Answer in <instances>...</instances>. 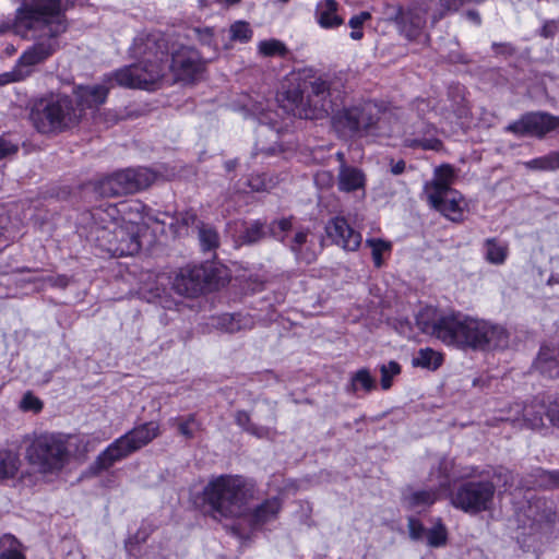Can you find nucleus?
Returning <instances> with one entry per match:
<instances>
[{
	"label": "nucleus",
	"mask_w": 559,
	"mask_h": 559,
	"mask_svg": "<svg viewBox=\"0 0 559 559\" xmlns=\"http://www.w3.org/2000/svg\"><path fill=\"white\" fill-rule=\"evenodd\" d=\"M370 19V13L368 12H360L359 14L357 15H354L350 17L349 22H348V25L353 28V29H357V28H361L364 23Z\"/></svg>",
	"instance_id": "58"
},
{
	"label": "nucleus",
	"mask_w": 559,
	"mask_h": 559,
	"mask_svg": "<svg viewBox=\"0 0 559 559\" xmlns=\"http://www.w3.org/2000/svg\"><path fill=\"white\" fill-rule=\"evenodd\" d=\"M485 260L493 265H502L509 255V245L499 238H487L483 243Z\"/></svg>",
	"instance_id": "32"
},
{
	"label": "nucleus",
	"mask_w": 559,
	"mask_h": 559,
	"mask_svg": "<svg viewBox=\"0 0 559 559\" xmlns=\"http://www.w3.org/2000/svg\"><path fill=\"white\" fill-rule=\"evenodd\" d=\"M21 543L10 534L0 538V559H25Z\"/></svg>",
	"instance_id": "37"
},
{
	"label": "nucleus",
	"mask_w": 559,
	"mask_h": 559,
	"mask_svg": "<svg viewBox=\"0 0 559 559\" xmlns=\"http://www.w3.org/2000/svg\"><path fill=\"white\" fill-rule=\"evenodd\" d=\"M466 19L468 21H471L472 23H474L475 25H480L481 23V17L479 15V12L476 11V10H469L466 12Z\"/></svg>",
	"instance_id": "62"
},
{
	"label": "nucleus",
	"mask_w": 559,
	"mask_h": 559,
	"mask_svg": "<svg viewBox=\"0 0 559 559\" xmlns=\"http://www.w3.org/2000/svg\"><path fill=\"white\" fill-rule=\"evenodd\" d=\"M121 207H118L116 204H108L106 206H99L95 209L92 213V217L94 219V226L92 228V233L96 235H103V230L107 225H110V228H114L121 222L120 214L126 213L127 210H132V206L127 203H121ZM140 204L135 203L133 209L139 211Z\"/></svg>",
	"instance_id": "23"
},
{
	"label": "nucleus",
	"mask_w": 559,
	"mask_h": 559,
	"mask_svg": "<svg viewBox=\"0 0 559 559\" xmlns=\"http://www.w3.org/2000/svg\"><path fill=\"white\" fill-rule=\"evenodd\" d=\"M498 419L510 421L520 428L540 429L544 427V416H547V407L543 400L534 399L527 404L513 403L506 409H501Z\"/></svg>",
	"instance_id": "13"
},
{
	"label": "nucleus",
	"mask_w": 559,
	"mask_h": 559,
	"mask_svg": "<svg viewBox=\"0 0 559 559\" xmlns=\"http://www.w3.org/2000/svg\"><path fill=\"white\" fill-rule=\"evenodd\" d=\"M373 389H376V379L367 368H361L350 376L349 392L357 393L359 390L371 392Z\"/></svg>",
	"instance_id": "35"
},
{
	"label": "nucleus",
	"mask_w": 559,
	"mask_h": 559,
	"mask_svg": "<svg viewBox=\"0 0 559 559\" xmlns=\"http://www.w3.org/2000/svg\"><path fill=\"white\" fill-rule=\"evenodd\" d=\"M559 118L547 112H530L521 119L510 123L507 131L519 136H537L543 138L550 131L557 129Z\"/></svg>",
	"instance_id": "14"
},
{
	"label": "nucleus",
	"mask_w": 559,
	"mask_h": 559,
	"mask_svg": "<svg viewBox=\"0 0 559 559\" xmlns=\"http://www.w3.org/2000/svg\"><path fill=\"white\" fill-rule=\"evenodd\" d=\"M329 238L348 251H355L361 243V235L353 229L344 217L336 216L325 226Z\"/></svg>",
	"instance_id": "19"
},
{
	"label": "nucleus",
	"mask_w": 559,
	"mask_h": 559,
	"mask_svg": "<svg viewBox=\"0 0 559 559\" xmlns=\"http://www.w3.org/2000/svg\"><path fill=\"white\" fill-rule=\"evenodd\" d=\"M282 510V501L274 497L258 504L252 511L242 515L252 528H261L275 521Z\"/></svg>",
	"instance_id": "24"
},
{
	"label": "nucleus",
	"mask_w": 559,
	"mask_h": 559,
	"mask_svg": "<svg viewBox=\"0 0 559 559\" xmlns=\"http://www.w3.org/2000/svg\"><path fill=\"white\" fill-rule=\"evenodd\" d=\"M159 435V425L155 421L142 424L124 433L134 451L140 450Z\"/></svg>",
	"instance_id": "31"
},
{
	"label": "nucleus",
	"mask_w": 559,
	"mask_h": 559,
	"mask_svg": "<svg viewBox=\"0 0 559 559\" xmlns=\"http://www.w3.org/2000/svg\"><path fill=\"white\" fill-rule=\"evenodd\" d=\"M15 25L41 33L43 39L19 58L20 68L28 70L56 52L59 47L57 37L67 29L60 0H25L16 11Z\"/></svg>",
	"instance_id": "2"
},
{
	"label": "nucleus",
	"mask_w": 559,
	"mask_h": 559,
	"mask_svg": "<svg viewBox=\"0 0 559 559\" xmlns=\"http://www.w3.org/2000/svg\"><path fill=\"white\" fill-rule=\"evenodd\" d=\"M21 467L17 453L11 450H0V481L14 478Z\"/></svg>",
	"instance_id": "33"
},
{
	"label": "nucleus",
	"mask_w": 559,
	"mask_h": 559,
	"mask_svg": "<svg viewBox=\"0 0 559 559\" xmlns=\"http://www.w3.org/2000/svg\"><path fill=\"white\" fill-rule=\"evenodd\" d=\"M381 386L389 390L392 385V379L401 372V366L396 361H389L380 366Z\"/></svg>",
	"instance_id": "47"
},
{
	"label": "nucleus",
	"mask_w": 559,
	"mask_h": 559,
	"mask_svg": "<svg viewBox=\"0 0 559 559\" xmlns=\"http://www.w3.org/2000/svg\"><path fill=\"white\" fill-rule=\"evenodd\" d=\"M29 74L31 70L21 69L20 66L16 63V67L12 71L0 74V86L12 82L21 81Z\"/></svg>",
	"instance_id": "48"
},
{
	"label": "nucleus",
	"mask_w": 559,
	"mask_h": 559,
	"mask_svg": "<svg viewBox=\"0 0 559 559\" xmlns=\"http://www.w3.org/2000/svg\"><path fill=\"white\" fill-rule=\"evenodd\" d=\"M480 475L464 478L454 493L451 502L454 508L468 514H478L489 511L493 507L497 486L493 481L485 479V472L475 466Z\"/></svg>",
	"instance_id": "8"
},
{
	"label": "nucleus",
	"mask_w": 559,
	"mask_h": 559,
	"mask_svg": "<svg viewBox=\"0 0 559 559\" xmlns=\"http://www.w3.org/2000/svg\"><path fill=\"white\" fill-rule=\"evenodd\" d=\"M456 174L451 165H441L435 169L433 179L426 182L424 192L428 202H438L442 194L451 191Z\"/></svg>",
	"instance_id": "22"
},
{
	"label": "nucleus",
	"mask_w": 559,
	"mask_h": 559,
	"mask_svg": "<svg viewBox=\"0 0 559 559\" xmlns=\"http://www.w3.org/2000/svg\"><path fill=\"white\" fill-rule=\"evenodd\" d=\"M380 119V108L371 100L360 102L335 112L332 124L345 138H361L372 132Z\"/></svg>",
	"instance_id": "9"
},
{
	"label": "nucleus",
	"mask_w": 559,
	"mask_h": 559,
	"mask_svg": "<svg viewBox=\"0 0 559 559\" xmlns=\"http://www.w3.org/2000/svg\"><path fill=\"white\" fill-rule=\"evenodd\" d=\"M168 424L177 428L179 433L186 439H192L200 429V424L194 415L174 417L168 420Z\"/></svg>",
	"instance_id": "36"
},
{
	"label": "nucleus",
	"mask_w": 559,
	"mask_h": 559,
	"mask_svg": "<svg viewBox=\"0 0 559 559\" xmlns=\"http://www.w3.org/2000/svg\"><path fill=\"white\" fill-rule=\"evenodd\" d=\"M154 179V173L147 168H127L97 180L94 190L103 198L121 197L147 188Z\"/></svg>",
	"instance_id": "11"
},
{
	"label": "nucleus",
	"mask_w": 559,
	"mask_h": 559,
	"mask_svg": "<svg viewBox=\"0 0 559 559\" xmlns=\"http://www.w3.org/2000/svg\"><path fill=\"white\" fill-rule=\"evenodd\" d=\"M524 166L531 170H539V171H554L559 169L557 162V154L555 152H550L547 155L527 160L524 163Z\"/></svg>",
	"instance_id": "39"
},
{
	"label": "nucleus",
	"mask_w": 559,
	"mask_h": 559,
	"mask_svg": "<svg viewBox=\"0 0 559 559\" xmlns=\"http://www.w3.org/2000/svg\"><path fill=\"white\" fill-rule=\"evenodd\" d=\"M285 98L292 105L294 115L304 119H322L341 100L336 82L329 78L313 76L302 85L286 91Z\"/></svg>",
	"instance_id": "3"
},
{
	"label": "nucleus",
	"mask_w": 559,
	"mask_h": 559,
	"mask_svg": "<svg viewBox=\"0 0 559 559\" xmlns=\"http://www.w3.org/2000/svg\"><path fill=\"white\" fill-rule=\"evenodd\" d=\"M117 71L105 75L102 84L79 86L75 90L79 106L82 108H93L104 104L109 90L115 84L119 85L114 75Z\"/></svg>",
	"instance_id": "20"
},
{
	"label": "nucleus",
	"mask_w": 559,
	"mask_h": 559,
	"mask_svg": "<svg viewBox=\"0 0 559 559\" xmlns=\"http://www.w3.org/2000/svg\"><path fill=\"white\" fill-rule=\"evenodd\" d=\"M235 420H236L237 425L240 426L246 431H247L248 426H250L252 424L250 420L249 414L243 411H238L236 413Z\"/></svg>",
	"instance_id": "60"
},
{
	"label": "nucleus",
	"mask_w": 559,
	"mask_h": 559,
	"mask_svg": "<svg viewBox=\"0 0 559 559\" xmlns=\"http://www.w3.org/2000/svg\"><path fill=\"white\" fill-rule=\"evenodd\" d=\"M424 22L419 17H415L411 21L409 25L407 23H404L403 25V33L408 39H416L418 38L421 28H423Z\"/></svg>",
	"instance_id": "49"
},
{
	"label": "nucleus",
	"mask_w": 559,
	"mask_h": 559,
	"mask_svg": "<svg viewBox=\"0 0 559 559\" xmlns=\"http://www.w3.org/2000/svg\"><path fill=\"white\" fill-rule=\"evenodd\" d=\"M405 166H406V164L404 160H399L391 165V173L393 175H401L404 173Z\"/></svg>",
	"instance_id": "63"
},
{
	"label": "nucleus",
	"mask_w": 559,
	"mask_h": 559,
	"mask_svg": "<svg viewBox=\"0 0 559 559\" xmlns=\"http://www.w3.org/2000/svg\"><path fill=\"white\" fill-rule=\"evenodd\" d=\"M206 284V271L203 266H186L178 271L173 281L174 290L186 297L201 294Z\"/></svg>",
	"instance_id": "17"
},
{
	"label": "nucleus",
	"mask_w": 559,
	"mask_h": 559,
	"mask_svg": "<svg viewBox=\"0 0 559 559\" xmlns=\"http://www.w3.org/2000/svg\"><path fill=\"white\" fill-rule=\"evenodd\" d=\"M554 503L544 498H531L526 506L521 508L518 520L523 526L540 527L543 524L555 521Z\"/></svg>",
	"instance_id": "16"
},
{
	"label": "nucleus",
	"mask_w": 559,
	"mask_h": 559,
	"mask_svg": "<svg viewBox=\"0 0 559 559\" xmlns=\"http://www.w3.org/2000/svg\"><path fill=\"white\" fill-rule=\"evenodd\" d=\"M170 219L169 227L173 233L177 236L182 235L187 228L194 224L197 221V215L192 211H186L181 213L178 217H168Z\"/></svg>",
	"instance_id": "41"
},
{
	"label": "nucleus",
	"mask_w": 559,
	"mask_h": 559,
	"mask_svg": "<svg viewBox=\"0 0 559 559\" xmlns=\"http://www.w3.org/2000/svg\"><path fill=\"white\" fill-rule=\"evenodd\" d=\"M547 417L554 426L559 428V394L549 402Z\"/></svg>",
	"instance_id": "53"
},
{
	"label": "nucleus",
	"mask_w": 559,
	"mask_h": 559,
	"mask_svg": "<svg viewBox=\"0 0 559 559\" xmlns=\"http://www.w3.org/2000/svg\"><path fill=\"white\" fill-rule=\"evenodd\" d=\"M293 230L292 218H281L277 221H273L269 225L270 234L278 238L281 241L285 242L288 238V233Z\"/></svg>",
	"instance_id": "45"
},
{
	"label": "nucleus",
	"mask_w": 559,
	"mask_h": 559,
	"mask_svg": "<svg viewBox=\"0 0 559 559\" xmlns=\"http://www.w3.org/2000/svg\"><path fill=\"white\" fill-rule=\"evenodd\" d=\"M435 210L441 212L444 216L452 221L462 217L465 201L462 194L455 190L448 191L442 194L438 202H428Z\"/></svg>",
	"instance_id": "29"
},
{
	"label": "nucleus",
	"mask_w": 559,
	"mask_h": 559,
	"mask_svg": "<svg viewBox=\"0 0 559 559\" xmlns=\"http://www.w3.org/2000/svg\"><path fill=\"white\" fill-rule=\"evenodd\" d=\"M557 31L558 24L555 21H548L543 25L540 29V35L545 38H549L552 37Z\"/></svg>",
	"instance_id": "59"
},
{
	"label": "nucleus",
	"mask_w": 559,
	"mask_h": 559,
	"mask_svg": "<svg viewBox=\"0 0 559 559\" xmlns=\"http://www.w3.org/2000/svg\"><path fill=\"white\" fill-rule=\"evenodd\" d=\"M135 63L122 67L114 74L119 86L150 90L170 70L176 81L191 83L203 71L199 52L181 46L171 52L166 37L160 32L136 35L130 48Z\"/></svg>",
	"instance_id": "1"
},
{
	"label": "nucleus",
	"mask_w": 559,
	"mask_h": 559,
	"mask_svg": "<svg viewBox=\"0 0 559 559\" xmlns=\"http://www.w3.org/2000/svg\"><path fill=\"white\" fill-rule=\"evenodd\" d=\"M454 311H439L433 307L423 308L416 316V324L419 330L437 337L447 344V334H450Z\"/></svg>",
	"instance_id": "15"
},
{
	"label": "nucleus",
	"mask_w": 559,
	"mask_h": 559,
	"mask_svg": "<svg viewBox=\"0 0 559 559\" xmlns=\"http://www.w3.org/2000/svg\"><path fill=\"white\" fill-rule=\"evenodd\" d=\"M203 497L214 519L242 516L248 502L245 481L229 475L210 480L203 489Z\"/></svg>",
	"instance_id": "6"
},
{
	"label": "nucleus",
	"mask_w": 559,
	"mask_h": 559,
	"mask_svg": "<svg viewBox=\"0 0 559 559\" xmlns=\"http://www.w3.org/2000/svg\"><path fill=\"white\" fill-rule=\"evenodd\" d=\"M134 451V447H132L126 438V436H121L116 439L112 443H110L104 451H102L94 463L91 466V469L97 474L103 471L110 468L117 462L122 461L128 457Z\"/></svg>",
	"instance_id": "18"
},
{
	"label": "nucleus",
	"mask_w": 559,
	"mask_h": 559,
	"mask_svg": "<svg viewBox=\"0 0 559 559\" xmlns=\"http://www.w3.org/2000/svg\"><path fill=\"white\" fill-rule=\"evenodd\" d=\"M427 544L431 547L443 546L447 542V528L438 521L430 530L426 532Z\"/></svg>",
	"instance_id": "46"
},
{
	"label": "nucleus",
	"mask_w": 559,
	"mask_h": 559,
	"mask_svg": "<svg viewBox=\"0 0 559 559\" xmlns=\"http://www.w3.org/2000/svg\"><path fill=\"white\" fill-rule=\"evenodd\" d=\"M546 475L554 486L559 487V471L547 472Z\"/></svg>",
	"instance_id": "64"
},
{
	"label": "nucleus",
	"mask_w": 559,
	"mask_h": 559,
	"mask_svg": "<svg viewBox=\"0 0 559 559\" xmlns=\"http://www.w3.org/2000/svg\"><path fill=\"white\" fill-rule=\"evenodd\" d=\"M493 52L497 56L510 57L515 52V48L510 43H492Z\"/></svg>",
	"instance_id": "56"
},
{
	"label": "nucleus",
	"mask_w": 559,
	"mask_h": 559,
	"mask_svg": "<svg viewBox=\"0 0 559 559\" xmlns=\"http://www.w3.org/2000/svg\"><path fill=\"white\" fill-rule=\"evenodd\" d=\"M443 361L442 355L432 348H421L416 356L413 357L414 367H420L429 370L438 369Z\"/></svg>",
	"instance_id": "34"
},
{
	"label": "nucleus",
	"mask_w": 559,
	"mask_h": 559,
	"mask_svg": "<svg viewBox=\"0 0 559 559\" xmlns=\"http://www.w3.org/2000/svg\"><path fill=\"white\" fill-rule=\"evenodd\" d=\"M298 260L311 263L317 258V246L306 229L295 230L292 239L285 241Z\"/></svg>",
	"instance_id": "26"
},
{
	"label": "nucleus",
	"mask_w": 559,
	"mask_h": 559,
	"mask_svg": "<svg viewBox=\"0 0 559 559\" xmlns=\"http://www.w3.org/2000/svg\"><path fill=\"white\" fill-rule=\"evenodd\" d=\"M17 152V146L12 142L0 138V159L11 156Z\"/></svg>",
	"instance_id": "57"
},
{
	"label": "nucleus",
	"mask_w": 559,
	"mask_h": 559,
	"mask_svg": "<svg viewBox=\"0 0 559 559\" xmlns=\"http://www.w3.org/2000/svg\"><path fill=\"white\" fill-rule=\"evenodd\" d=\"M195 37L203 45L211 46L214 39V32L211 27H197L193 29Z\"/></svg>",
	"instance_id": "54"
},
{
	"label": "nucleus",
	"mask_w": 559,
	"mask_h": 559,
	"mask_svg": "<svg viewBox=\"0 0 559 559\" xmlns=\"http://www.w3.org/2000/svg\"><path fill=\"white\" fill-rule=\"evenodd\" d=\"M366 245L371 249L372 260L377 267H381L383 264L382 254L389 253L392 249V245L389 241L382 239H367Z\"/></svg>",
	"instance_id": "40"
},
{
	"label": "nucleus",
	"mask_w": 559,
	"mask_h": 559,
	"mask_svg": "<svg viewBox=\"0 0 559 559\" xmlns=\"http://www.w3.org/2000/svg\"><path fill=\"white\" fill-rule=\"evenodd\" d=\"M408 531L409 536L415 540L420 539L427 532L420 521L415 518L408 519Z\"/></svg>",
	"instance_id": "52"
},
{
	"label": "nucleus",
	"mask_w": 559,
	"mask_h": 559,
	"mask_svg": "<svg viewBox=\"0 0 559 559\" xmlns=\"http://www.w3.org/2000/svg\"><path fill=\"white\" fill-rule=\"evenodd\" d=\"M535 368L544 376L554 379L559 377V349L543 346L535 360Z\"/></svg>",
	"instance_id": "30"
},
{
	"label": "nucleus",
	"mask_w": 559,
	"mask_h": 559,
	"mask_svg": "<svg viewBox=\"0 0 559 559\" xmlns=\"http://www.w3.org/2000/svg\"><path fill=\"white\" fill-rule=\"evenodd\" d=\"M437 129L424 120L416 123L412 132H405L404 144L412 148L439 151L442 142L436 136Z\"/></svg>",
	"instance_id": "21"
},
{
	"label": "nucleus",
	"mask_w": 559,
	"mask_h": 559,
	"mask_svg": "<svg viewBox=\"0 0 559 559\" xmlns=\"http://www.w3.org/2000/svg\"><path fill=\"white\" fill-rule=\"evenodd\" d=\"M447 340V345L457 348L490 350L506 348L509 344V334L501 325L454 312Z\"/></svg>",
	"instance_id": "4"
},
{
	"label": "nucleus",
	"mask_w": 559,
	"mask_h": 559,
	"mask_svg": "<svg viewBox=\"0 0 559 559\" xmlns=\"http://www.w3.org/2000/svg\"><path fill=\"white\" fill-rule=\"evenodd\" d=\"M366 175L365 173L354 166L343 163L340 166L337 174V188L342 192L365 191Z\"/></svg>",
	"instance_id": "27"
},
{
	"label": "nucleus",
	"mask_w": 559,
	"mask_h": 559,
	"mask_svg": "<svg viewBox=\"0 0 559 559\" xmlns=\"http://www.w3.org/2000/svg\"><path fill=\"white\" fill-rule=\"evenodd\" d=\"M82 116V108L64 94L50 95L40 99L31 110L29 119L43 134H56L75 127Z\"/></svg>",
	"instance_id": "5"
},
{
	"label": "nucleus",
	"mask_w": 559,
	"mask_h": 559,
	"mask_svg": "<svg viewBox=\"0 0 559 559\" xmlns=\"http://www.w3.org/2000/svg\"><path fill=\"white\" fill-rule=\"evenodd\" d=\"M199 239L203 251L214 250L219 243L217 231L206 225L199 227Z\"/></svg>",
	"instance_id": "42"
},
{
	"label": "nucleus",
	"mask_w": 559,
	"mask_h": 559,
	"mask_svg": "<svg viewBox=\"0 0 559 559\" xmlns=\"http://www.w3.org/2000/svg\"><path fill=\"white\" fill-rule=\"evenodd\" d=\"M258 52L263 57H285L288 53V48L283 41L271 38L258 44Z\"/></svg>",
	"instance_id": "38"
},
{
	"label": "nucleus",
	"mask_w": 559,
	"mask_h": 559,
	"mask_svg": "<svg viewBox=\"0 0 559 559\" xmlns=\"http://www.w3.org/2000/svg\"><path fill=\"white\" fill-rule=\"evenodd\" d=\"M266 235L263 224L260 221H255L248 225L241 235V242L246 245H252Z\"/></svg>",
	"instance_id": "43"
},
{
	"label": "nucleus",
	"mask_w": 559,
	"mask_h": 559,
	"mask_svg": "<svg viewBox=\"0 0 559 559\" xmlns=\"http://www.w3.org/2000/svg\"><path fill=\"white\" fill-rule=\"evenodd\" d=\"M142 230L143 226L140 223L122 218L114 228L107 225L103 235L97 236V241L112 255H133L141 249L140 234Z\"/></svg>",
	"instance_id": "12"
},
{
	"label": "nucleus",
	"mask_w": 559,
	"mask_h": 559,
	"mask_svg": "<svg viewBox=\"0 0 559 559\" xmlns=\"http://www.w3.org/2000/svg\"><path fill=\"white\" fill-rule=\"evenodd\" d=\"M21 407L24 411L39 412L43 407V403L32 393H26L21 401Z\"/></svg>",
	"instance_id": "51"
},
{
	"label": "nucleus",
	"mask_w": 559,
	"mask_h": 559,
	"mask_svg": "<svg viewBox=\"0 0 559 559\" xmlns=\"http://www.w3.org/2000/svg\"><path fill=\"white\" fill-rule=\"evenodd\" d=\"M48 282L52 285V286H58V287H66L69 283V278L64 275H58V276H49L48 277Z\"/></svg>",
	"instance_id": "61"
},
{
	"label": "nucleus",
	"mask_w": 559,
	"mask_h": 559,
	"mask_svg": "<svg viewBox=\"0 0 559 559\" xmlns=\"http://www.w3.org/2000/svg\"><path fill=\"white\" fill-rule=\"evenodd\" d=\"M437 489L415 490L404 496V501L411 509H425L438 499L441 491H447L451 484L459 479L469 478L480 475L474 466L457 467L453 460L443 459L439 463L437 471Z\"/></svg>",
	"instance_id": "10"
},
{
	"label": "nucleus",
	"mask_w": 559,
	"mask_h": 559,
	"mask_svg": "<svg viewBox=\"0 0 559 559\" xmlns=\"http://www.w3.org/2000/svg\"><path fill=\"white\" fill-rule=\"evenodd\" d=\"M247 432L251 433L252 436L259 439H269L274 435L271 428L264 426H257L254 424L248 426Z\"/></svg>",
	"instance_id": "55"
},
{
	"label": "nucleus",
	"mask_w": 559,
	"mask_h": 559,
	"mask_svg": "<svg viewBox=\"0 0 559 559\" xmlns=\"http://www.w3.org/2000/svg\"><path fill=\"white\" fill-rule=\"evenodd\" d=\"M317 23L325 29L336 28L344 24V19L340 14V4L335 0H321L317 3L314 10Z\"/></svg>",
	"instance_id": "28"
},
{
	"label": "nucleus",
	"mask_w": 559,
	"mask_h": 559,
	"mask_svg": "<svg viewBox=\"0 0 559 559\" xmlns=\"http://www.w3.org/2000/svg\"><path fill=\"white\" fill-rule=\"evenodd\" d=\"M492 478H496L498 483H501V486L504 489H508L513 484V475L512 473L504 468V467H498L493 469Z\"/></svg>",
	"instance_id": "50"
},
{
	"label": "nucleus",
	"mask_w": 559,
	"mask_h": 559,
	"mask_svg": "<svg viewBox=\"0 0 559 559\" xmlns=\"http://www.w3.org/2000/svg\"><path fill=\"white\" fill-rule=\"evenodd\" d=\"M211 325L225 333H237L245 330H251L254 326V320L250 314L224 313L211 319Z\"/></svg>",
	"instance_id": "25"
},
{
	"label": "nucleus",
	"mask_w": 559,
	"mask_h": 559,
	"mask_svg": "<svg viewBox=\"0 0 559 559\" xmlns=\"http://www.w3.org/2000/svg\"><path fill=\"white\" fill-rule=\"evenodd\" d=\"M26 460L41 474H58L69 461L66 437L57 433L36 437L26 450Z\"/></svg>",
	"instance_id": "7"
},
{
	"label": "nucleus",
	"mask_w": 559,
	"mask_h": 559,
	"mask_svg": "<svg viewBox=\"0 0 559 559\" xmlns=\"http://www.w3.org/2000/svg\"><path fill=\"white\" fill-rule=\"evenodd\" d=\"M230 39L239 43H247L252 37V29L249 23L237 21L229 27Z\"/></svg>",
	"instance_id": "44"
}]
</instances>
